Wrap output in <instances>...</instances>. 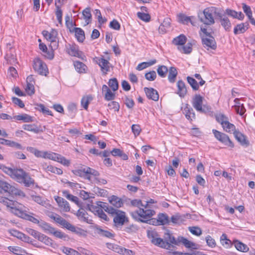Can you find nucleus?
Masks as SVG:
<instances>
[{"instance_id":"a211bd4d","label":"nucleus","mask_w":255,"mask_h":255,"mask_svg":"<svg viewBox=\"0 0 255 255\" xmlns=\"http://www.w3.org/2000/svg\"><path fill=\"white\" fill-rule=\"evenodd\" d=\"M177 86L178 88L177 94L180 97H184L187 92L185 83L182 80H179L177 82Z\"/></svg>"},{"instance_id":"69168bd1","label":"nucleus","mask_w":255,"mask_h":255,"mask_svg":"<svg viewBox=\"0 0 255 255\" xmlns=\"http://www.w3.org/2000/svg\"><path fill=\"white\" fill-rule=\"evenodd\" d=\"M189 230L193 235L199 236L202 234L201 229L198 227H189Z\"/></svg>"},{"instance_id":"680f3d73","label":"nucleus","mask_w":255,"mask_h":255,"mask_svg":"<svg viewBox=\"0 0 255 255\" xmlns=\"http://www.w3.org/2000/svg\"><path fill=\"white\" fill-rule=\"evenodd\" d=\"M137 15L138 17L143 21L148 22L150 20V16L148 13L138 12Z\"/></svg>"},{"instance_id":"f257e3e1","label":"nucleus","mask_w":255,"mask_h":255,"mask_svg":"<svg viewBox=\"0 0 255 255\" xmlns=\"http://www.w3.org/2000/svg\"><path fill=\"white\" fill-rule=\"evenodd\" d=\"M147 235L151 242L160 248L170 250L174 245H178V238L176 239L169 230L164 233L163 238L155 230H148Z\"/></svg>"},{"instance_id":"603ef678","label":"nucleus","mask_w":255,"mask_h":255,"mask_svg":"<svg viewBox=\"0 0 255 255\" xmlns=\"http://www.w3.org/2000/svg\"><path fill=\"white\" fill-rule=\"evenodd\" d=\"M35 108L42 112L43 114H45L48 115H52L51 111H50L48 109L46 108L43 104H36Z\"/></svg>"},{"instance_id":"f8f14e48","label":"nucleus","mask_w":255,"mask_h":255,"mask_svg":"<svg viewBox=\"0 0 255 255\" xmlns=\"http://www.w3.org/2000/svg\"><path fill=\"white\" fill-rule=\"evenodd\" d=\"M97 63L100 67L101 71L104 75H106L108 72L110 71V68L112 67L108 60L104 59L103 56L98 58Z\"/></svg>"},{"instance_id":"6e6d98bb","label":"nucleus","mask_w":255,"mask_h":255,"mask_svg":"<svg viewBox=\"0 0 255 255\" xmlns=\"http://www.w3.org/2000/svg\"><path fill=\"white\" fill-rule=\"evenodd\" d=\"M34 155L36 157H44V158L47 157L49 159L53 158V154H51L50 153H47V152H43L39 151L37 149L36 150V151L34 153Z\"/></svg>"},{"instance_id":"393cba45","label":"nucleus","mask_w":255,"mask_h":255,"mask_svg":"<svg viewBox=\"0 0 255 255\" xmlns=\"http://www.w3.org/2000/svg\"><path fill=\"white\" fill-rule=\"evenodd\" d=\"M73 31L75 32L77 40L80 42H83L85 38V33L83 29L81 28L75 27Z\"/></svg>"},{"instance_id":"7c9ffc66","label":"nucleus","mask_w":255,"mask_h":255,"mask_svg":"<svg viewBox=\"0 0 255 255\" xmlns=\"http://www.w3.org/2000/svg\"><path fill=\"white\" fill-rule=\"evenodd\" d=\"M43 36L48 40L50 41L51 39H55L57 36V32L56 30L52 29L50 32L44 30L42 32Z\"/></svg>"},{"instance_id":"338daca9","label":"nucleus","mask_w":255,"mask_h":255,"mask_svg":"<svg viewBox=\"0 0 255 255\" xmlns=\"http://www.w3.org/2000/svg\"><path fill=\"white\" fill-rule=\"evenodd\" d=\"M138 229V228L137 226L132 224L126 227L124 231L128 233H132L136 232Z\"/></svg>"},{"instance_id":"6ab92c4d","label":"nucleus","mask_w":255,"mask_h":255,"mask_svg":"<svg viewBox=\"0 0 255 255\" xmlns=\"http://www.w3.org/2000/svg\"><path fill=\"white\" fill-rule=\"evenodd\" d=\"M96 231L97 233L100 236L108 238L109 239H113L115 237V234L108 230H105L98 226L96 227Z\"/></svg>"},{"instance_id":"49530a36","label":"nucleus","mask_w":255,"mask_h":255,"mask_svg":"<svg viewBox=\"0 0 255 255\" xmlns=\"http://www.w3.org/2000/svg\"><path fill=\"white\" fill-rule=\"evenodd\" d=\"M108 85L113 91L118 90L119 88V83L117 79L115 78L110 79Z\"/></svg>"},{"instance_id":"774afa93","label":"nucleus","mask_w":255,"mask_h":255,"mask_svg":"<svg viewBox=\"0 0 255 255\" xmlns=\"http://www.w3.org/2000/svg\"><path fill=\"white\" fill-rule=\"evenodd\" d=\"M119 250L117 251L118 253L122 254L124 255H134V253L130 250L125 248H119Z\"/></svg>"},{"instance_id":"cd10ccee","label":"nucleus","mask_w":255,"mask_h":255,"mask_svg":"<svg viewBox=\"0 0 255 255\" xmlns=\"http://www.w3.org/2000/svg\"><path fill=\"white\" fill-rule=\"evenodd\" d=\"M58 2H60V0H55V5L56 8V15L59 24H62V11L60 9V5H59Z\"/></svg>"},{"instance_id":"5fc2aeb1","label":"nucleus","mask_w":255,"mask_h":255,"mask_svg":"<svg viewBox=\"0 0 255 255\" xmlns=\"http://www.w3.org/2000/svg\"><path fill=\"white\" fill-rule=\"evenodd\" d=\"M63 195L65 197H66V198H67L68 200L73 201V202L77 204H78L79 198L77 197L69 194L68 192L67 191H64L63 192Z\"/></svg>"},{"instance_id":"09e8293b","label":"nucleus","mask_w":255,"mask_h":255,"mask_svg":"<svg viewBox=\"0 0 255 255\" xmlns=\"http://www.w3.org/2000/svg\"><path fill=\"white\" fill-rule=\"evenodd\" d=\"M83 15L87 24H88L90 22L92 17V15L90 12V8L89 7L85 8L83 11Z\"/></svg>"},{"instance_id":"f03ea898","label":"nucleus","mask_w":255,"mask_h":255,"mask_svg":"<svg viewBox=\"0 0 255 255\" xmlns=\"http://www.w3.org/2000/svg\"><path fill=\"white\" fill-rule=\"evenodd\" d=\"M0 168L18 182L23 183L26 187H30L34 185V180L30 177L29 173L22 169H12L1 164H0Z\"/></svg>"},{"instance_id":"4468645a","label":"nucleus","mask_w":255,"mask_h":255,"mask_svg":"<svg viewBox=\"0 0 255 255\" xmlns=\"http://www.w3.org/2000/svg\"><path fill=\"white\" fill-rule=\"evenodd\" d=\"M202 42L204 47L207 49L211 48L215 50L217 48L216 42L214 37L212 35L207 37H202Z\"/></svg>"},{"instance_id":"7ed1b4c3","label":"nucleus","mask_w":255,"mask_h":255,"mask_svg":"<svg viewBox=\"0 0 255 255\" xmlns=\"http://www.w3.org/2000/svg\"><path fill=\"white\" fill-rule=\"evenodd\" d=\"M216 8L214 7L205 8L203 11L198 13V17L199 20L205 25H211L215 23L213 13L215 12Z\"/></svg>"},{"instance_id":"aec40b11","label":"nucleus","mask_w":255,"mask_h":255,"mask_svg":"<svg viewBox=\"0 0 255 255\" xmlns=\"http://www.w3.org/2000/svg\"><path fill=\"white\" fill-rule=\"evenodd\" d=\"M179 243H182L187 248H190L192 249H197V245L183 237H178V244Z\"/></svg>"},{"instance_id":"ea45409f","label":"nucleus","mask_w":255,"mask_h":255,"mask_svg":"<svg viewBox=\"0 0 255 255\" xmlns=\"http://www.w3.org/2000/svg\"><path fill=\"white\" fill-rule=\"evenodd\" d=\"M13 119L17 121H23L24 122H30L32 121V117L27 114L17 115L14 116Z\"/></svg>"},{"instance_id":"72a5a7b5","label":"nucleus","mask_w":255,"mask_h":255,"mask_svg":"<svg viewBox=\"0 0 255 255\" xmlns=\"http://www.w3.org/2000/svg\"><path fill=\"white\" fill-rule=\"evenodd\" d=\"M97 205L101 208L103 209L106 212L109 214L113 213L115 211V209L112 207L109 206L105 202H98Z\"/></svg>"},{"instance_id":"c85d7f7f","label":"nucleus","mask_w":255,"mask_h":255,"mask_svg":"<svg viewBox=\"0 0 255 255\" xmlns=\"http://www.w3.org/2000/svg\"><path fill=\"white\" fill-rule=\"evenodd\" d=\"M186 37L183 34H181L174 38L172 41V43L176 45L182 46L186 43Z\"/></svg>"},{"instance_id":"13d9d810","label":"nucleus","mask_w":255,"mask_h":255,"mask_svg":"<svg viewBox=\"0 0 255 255\" xmlns=\"http://www.w3.org/2000/svg\"><path fill=\"white\" fill-rule=\"evenodd\" d=\"M51 234H52L55 237L59 239H63L65 240L66 238H67V236L66 234L61 232L60 231L56 230L55 228H54V231L52 232Z\"/></svg>"},{"instance_id":"39448f33","label":"nucleus","mask_w":255,"mask_h":255,"mask_svg":"<svg viewBox=\"0 0 255 255\" xmlns=\"http://www.w3.org/2000/svg\"><path fill=\"white\" fill-rule=\"evenodd\" d=\"M204 98L200 95L196 94L192 100V106L197 111L201 113H207L210 112L211 108L207 105H203Z\"/></svg>"},{"instance_id":"412c9836","label":"nucleus","mask_w":255,"mask_h":255,"mask_svg":"<svg viewBox=\"0 0 255 255\" xmlns=\"http://www.w3.org/2000/svg\"><path fill=\"white\" fill-rule=\"evenodd\" d=\"M4 58L7 61L8 63L10 65H14L17 63L16 54L15 51H6Z\"/></svg>"},{"instance_id":"e2e57ef3","label":"nucleus","mask_w":255,"mask_h":255,"mask_svg":"<svg viewBox=\"0 0 255 255\" xmlns=\"http://www.w3.org/2000/svg\"><path fill=\"white\" fill-rule=\"evenodd\" d=\"M108 107L110 110H114L115 111L118 112L120 109V105L118 102L112 101L108 104Z\"/></svg>"},{"instance_id":"de8ad7c7","label":"nucleus","mask_w":255,"mask_h":255,"mask_svg":"<svg viewBox=\"0 0 255 255\" xmlns=\"http://www.w3.org/2000/svg\"><path fill=\"white\" fill-rule=\"evenodd\" d=\"M92 100V97L91 96L83 97L81 100V103L82 106L85 109L87 110L88 105L91 101Z\"/></svg>"},{"instance_id":"0e129e2a","label":"nucleus","mask_w":255,"mask_h":255,"mask_svg":"<svg viewBox=\"0 0 255 255\" xmlns=\"http://www.w3.org/2000/svg\"><path fill=\"white\" fill-rule=\"evenodd\" d=\"M156 77V73L154 71H151L145 74L146 80L150 81H154Z\"/></svg>"},{"instance_id":"c9c22d12","label":"nucleus","mask_w":255,"mask_h":255,"mask_svg":"<svg viewBox=\"0 0 255 255\" xmlns=\"http://www.w3.org/2000/svg\"><path fill=\"white\" fill-rule=\"evenodd\" d=\"M22 128L24 130L32 131L35 133L42 131L35 125H24Z\"/></svg>"},{"instance_id":"37998d69","label":"nucleus","mask_w":255,"mask_h":255,"mask_svg":"<svg viewBox=\"0 0 255 255\" xmlns=\"http://www.w3.org/2000/svg\"><path fill=\"white\" fill-rule=\"evenodd\" d=\"M222 245L226 248H230L232 245L231 241L227 239V236L225 234H223L220 238Z\"/></svg>"},{"instance_id":"6e6552de","label":"nucleus","mask_w":255,"mask_h":255,"mask_svg":"<svg viewBox=\"0 0 255 255\" xmlns=\"http://www.w3.org/2000/svg\"><path fill=\"white\" fill-rule=\"evenodd\" d=\"M114 212L111 214L114 217L113 221L116 227H121L126 222H128V218L124 212L115 209Z\"/></svg>"},{"instance_id":"e433bc0d","label":"nucleus","mask_w":255,"mask_h":255,"mask_svg":"<svg viewBox=\"0 0 255 255\" xmlns=\"http://www.w3.org/2000/svg\"><path fill=\"white\" fill-rule=\"evenodd\" d=\"M224 130L227 132H234L236 130V127L234 125L230 123L228 120L222 126Z\"/></svg>"},{"instance_id":"864d4df0","label":"nucleus","mask_w":255,"mask_h":255,"mask_svg":"<svg viewBox=\"0 0 255 255\" xmlns=\"http://www.w3.org/2000/svg\"><path fill=\"white\" fill-rule=\"evenodd\" d=\"M243 5V9L244 11V12L246 13L247 16L248 17L250 20L252 19L253 18L252 16V11L251 9V7L250 6L247 5L246 4L243 3L242 4Z\"/></svg>"},{"instance_id":"473e14b6","label":"nucleus","mask_w":255,"mask_h":255,"mask_svg":"<svg viewBox=\"0 0 255 255\" xmlns=\"http://www.w3.org/2000/svg\"><path fill=\"white\" fill-rule=\"evenodd\" d=\"M158 222L159 225H164L168 224L170 223V220L168 216L166 214L160 213L158 215Z\"/></svg>"},{"instance_id":"423d86ee","label":"nucleus","mask_w":255,"mask_h":255,"mask_svg":"<svg viewBox=\"0 0 255 255\" xmlns=\"http://www.w3.org/2000/svg\"><path fill=\"white\" fill-rule=\"evenodd\" d=\"M48 217L54 220L57 223L61 225L63 228H66L68 230L77 233V229L76 228L67 221L65 219L62 218L58 214L51 212L49 214H48Z\"/></svg>"},{"instance_id":"bb28decb","label":"nucleus","mask_w":255,"mask_h":255,"mask_svg":"<svg viewBox=\"0 0 255 255\" xmlns=\"http://www.w3.org/2000/svg\"><path fill=\"white\" fill-rule=\"evenodd\" d=\"M168 79L170 83H174L178 74L176 68L174 67H171L168 70Z\"/></svg>"},{"instance_id":"a878e982","label":"nucleus","mask_w":255,"mask_h":255,"mask_svg":"<svg viewBox=\"0 0 255 255\" xmlns=\"http://www.w3.org/2000/svg\"><path fill=\"white\" fill-rule=\"evenodd\" d=\"M37 240L38 241H39L40 242H42L43 243H44V244H45L47 246L53 247V240L49 237L45 235L44 234L40 233Z\"/></svg>"},{"instance_id":"a18cd8bd","label":"nucleus","mask_w":255,"mask_h":255,"mask_svg":"<svg viewBox=\"0 0 255 255\" xmlns=\"http://www.w3.org/2000/svg\"><path fill=\"white\" fill-rule=\"evenodd\" d=\"M53 158L52 159H54L55 160L56 158L57 161L62 163V164L67 166H68L69 165L70 161L66 159L65 157L55 153L53 154Z\"/></svg>"},{"instance_id":"0eeeda50","label":"nucleus","mask_w":255,"mask_h":255,"mask_svg":"<svg viewBox=\"0 0 255 255\" xmlns=\"http://www.w3.org/2000/svg\"><path fill=\"white\" fill-rule=\"evenodd\" d=\"M155 214V212L153 210L140 208H139L138 210L134 211L130 213V215L132 218L139 221L141 220L139 217L144 219H147L148 218L151 217Z\"/></svg>"},{"instance_id":"20e7f679","label":"nucleus","mask_w":255,"mask_h":255,"mask_svg":"<svg viewBox=\"0 0 255 255\" xmlns=\"http://www.w3.org/2000/svg\"><path fill=\"white\" fill-rule=\"evenodd\" d=\"M0 188L5 192H7L13 197L16 196L25 197V196L23 191L2 180H0Z\"/></svg>"},{"instance_id":"ddd939ff","label":"nucleus","mask_w":255,"mask_h":255,"mask_svg":"<svg viewBox=\"0 0 255 255\" xmlns=\"http://www.w3.org/2000/svg\"><path fill=\"white\" fill-rule=\"evenodd\" d=\"M67 52L71 56L83 59L85 57L83 53L79 50L78 47L75 44H69L67 47Z\"/></svg>"},{"instance_id":"5701e85b","label":"nucleus","mask_w":255,"mask_h":255,"mask_svg":"<svg viewBox=\"0 0 255 255\" xmlns=\"http://www.w3.org/2000/svg\"><path fill=\"white\" fill-rule=\"evenodd\" d=\"M184 112L186 118L190 121L195 119V114L193 109L188 104L186 105L184 109Z\"/></svg>"},{"instance_id":"f704fd0d","label":"nucleus","mask_w":255,"mask_h":255,"mask_svg":"<svg viewBox=\"0 0 255 255\" xmlns=\"http://www.w3.org/2000/svg\"><path fill=\"white\" fill-rule=\"evenodd\" d=\"M234 246L236 249L240 252L246 253L249 250V248L246 245L238 241H236L234 242Z\"/></svg>"},{"instance_id":"a19ab883","label":"nucleus","mask_w":255,"mask_h":255,"mask_svg":"<svg viewBox=\"0 0 255 255\" xmlns=\"http://www.w3.org/2000/svg\"><path fill=\"white\" fill-rule=\"evenodd\" d=\"M168 71L167 67L164 65L159 66L157 69V72L158 75L162 78L166 77Z\"/></svg>"},{"instance_id":"2f4dec72","label":"nucleus","mask_w":255,"mask_h":255,"mask_svg":"<svg viewBox=\"0 0 255 255\" xmlns=\"http://www.w3.org/2000/svg\"><path fill=\"white\" fill-rule=\"evenodd\" d=\"M110 203L116 208H120L123 205L122 200L116 196H112L109 199Z\"/></svg>"},{"instance_id":"3c124183","label":"nucleus","mask_w":255,"mask_h":255,"mask_svg":"<svg viewBox=\"0 0 255 255\" xmlns=\"http://www.w3.org/2000/svg\"><path fill=\"white\" fill-rule=\"evenodd\" d=\"M216 121L220 123L222 126L229 120L228 118L222 114H219L215 116Z\"/></svg>"},{"instance_id":"1a4fd4ad","label":"nucleus","mask_w":255,"mask_h":255,"mask_svg":"<svg viewBox=\"0 0 255 255\" xmlns=\"http://www.w3.org/2000/svg\"><path fill=\"white\" fill-rule=\"evenodd\" d=\"M33 68L40 75L46 76L48 73V70L46 65L39 58L34 59Z\"/></svg>"},{"instance_id":"2eb2a0df","label":"nucleus","mask_w":255,"mask_h":255,"mask_svg":"<svg viewBox=\"0 0 255 255\" xmlns=\"http://www.w3.org/2000/svg\"><path fill=\"white\" fill-rule=\"evenodd\" d=\"M236 140L243 146L247 147L250 144V142L247 137L239 130H235L233 132Z\"/></svg>"},{"instance_id":"8fccbe9b","label":"nucleus","mask_w":255,"mask_h":255,"mask_svg":"<svg viewBox=\"0 0 255 255\" xmlns=\"http://www.w3.org/2000/svg\"><path fill=\"white\" fill-rule=\"evenodd\" d=\"M187 80L188 83L190 85L194 90L196 91L199 89V84L193 78L188 76L187 77Z\"/></svg>"},{"instance_id":"b1692460","label":"nucleus","mask_w":255,"mask_h":255,"mask_svg":"<svg viewBox=\"0 0 255 255\" xmlns=\"http://www.w3.org/2000/svg\"><path fill=\"white\" fill-rule=\"evenodd\" d=\"M0 143L3 145H8L10 147H15L17 149H21V145L15 141H11L8 139L0 138Z\"/></svg>"},{"instance_id":"052dcab7","label":"nucleus","mask_w":255,"mask_h":255,"mask_svg":"<svg viewBox=\"0 0 255 255\" xmlns=\"http://www.w3.org/2000/svg\"><path fill=\"white\" fill-rule=\"evenodd\" d=\"M205 240H206L207 245L209 247H210L212 248H215L216 247V242H215V240L212 238L211 236H210L209 235L207 236L205 238Z\"/></svg>"},{"instance_id":"c03bdc74","label":"nucleus","mask_w":255,"mask_h":255,"mask_svg":"<svg viewBox=\"0 0 255 255\" xmlns=\"http://www.w3.org/2000/svg\"><path fill=\"white\" fill-rule=\"evenodd\" d=\"M222 26L226 31H230L231 27V23L227 17L224 16L220 21Z\"/></svg>"},{"instance_id":"4d7b16f0","label":"nucleus","mask_w":255,"mask_h":255,"mask_svg":"<svg viewBox=\"0 0 255 255\" xmlns=\"http://www.w3.org/2000/svg\"><path fill=\"white\" fill-rule=\"evenodd\" d=\"M179 20L180 22L183 24H187L188 23L190 22L192 24H193L191 19V17L187 16L183 14H180L179 15Z\"/></svg>"},{"instance_id":"4be33fe9","label":"nucleus","mask_w":255,"mask_h":255,"mask_svg":"<svg viewBox=\"0 0 255 255\" xmlns=\"http://www.w3.org/2000/svg\"><path fill=\"white\" fill-rule=\"evenodd\" d=\"M87 215V213L84 210H79L77 213V216L80 220L88 224H92V220L89 219Z\"/></svg>"},{"instance_id":"bf43d9fd","label":"nucleus","mask_w":255,"mask_h":255,"mask_svg":"<svg viewBox=\"0 0 255 255\" xmlns=\"http://www.w3.org/2000/svg\"><path fill=\"white\" fill-rule=\"evenodd\" d=\"M62 251L67 255H79V254L76 251L67 247H63Z\"/></svg>"},{"instance_id":"dca6fc26","label":"nucleus","mask_w":255,"mask_h":255,"mask_svg":"<svg viewBox=\"0 0 255 255\" xmlns=\"http://www.w3.org/2000/svg\"><path fill=\"white\" fill-rule=\"evenodd\" d=\"M144 91L146 94L147 97L149 99L152 100L154 101H157L159 99V94L158 92L152 88H144Z\"/></svg>"},{"instance_id":"58836bf2","label":"nucleus","mask_w":255,"mask_h":255,"mask_svg":"<svg viewBox=\"0 0 255 255\" xmlns=\"http://www.w3.org/2000/svg\"><path fill=\"white\" fill-rule=\"evenodd\" d=\"M192 45L191 43L188 42L186 45L178 47V49L182 53L185 54H189L192 50Z\"/></svg>"},{"instance_id":"9d476101","label":"nucleus","mask_w":255,"mask_h":255,"mask_svg":"<svg viewBox=\"0 0 255 255\" xmlns=\"http://www.w3.org/2000/svg\"><path fill=\"white\" fill-rule=\"evenodd\" d=\"M26 207L22 205V207H20L19 209L15 210L14 214L33 223L39 224L40 222L37 219L25 213L26 212Z\"/></svg>"},{"instance_id":"9b49d317","label":"nucleus","mask_w":255,"mask_h":255,"mask_svg":"<svg viewBox=\"0 0 255 255\" xmlns=\"http://www.w3.org/2000/svg\"><path fill=\"white\" fill-rule=\"evenodd\" d=\"M0 203H2L7 207L10 208L13 214H14L15 210L19 209L20 207H22V205L19 204L17 202L2 196H0Z\"/></svg>"},{"instance_id":"c756f323","label":"nucleus","mask_w":255,"mask_h":255,"mask_svg":"<svg viewBox=\"0 0 255 255\" xmlns=\"http://www.w3.org/2000/svg\"><path fill=\"white\" fill-rule=\"evenodd\" d=\"M39 226L45 232L48 234H51L52 232L54 231V228L44 221H41Z\"/></svg>"},{"instance_id":"4c0bfd02","label":"nucleus","mask_w":255,"mask_h":255,"mask_svg":"<svg viewBox=\"0 0 255 255\" xmlns=\"http://www.w3.org/2000/svg\"><path fill=\"white\" fill-rule=\"evenodd\" d=\"M219 141L224 143L226 145H228L231 147H233L234 146L233 142L230 140L229 137L225 133H224L222 135Z\"/></svg>"},{"instance_id":"79ce46f5","label":"nucleus","mask_w":255,"mask_h":255,"mask_svg":"<svg viewBox=\"0 0 255 255\" xmlns=\"http://www.w3.org/2000/svg\"><path fill=\"white\" fill-rule=\"evenodd\" d=\"M74 65L76 71L79 73L85 72V69L87 67L83 63L80 61H75Z\"/></svg>"},{"instance_id":"f3484780","label":"nucleus","mask_w":255,"mask_h":255,"mask_svg":"<svg viewBox=\"0 0 255 255\" xmlns=\"http://www.w3.org/2000/svg\"><path fill=\"white\" fill-rule=\"evenodd\" d=\"M249 23H241L237 24L234 28V33L237 35L240 33H244L249 28Z\"/></svg>"}]
</instances>
